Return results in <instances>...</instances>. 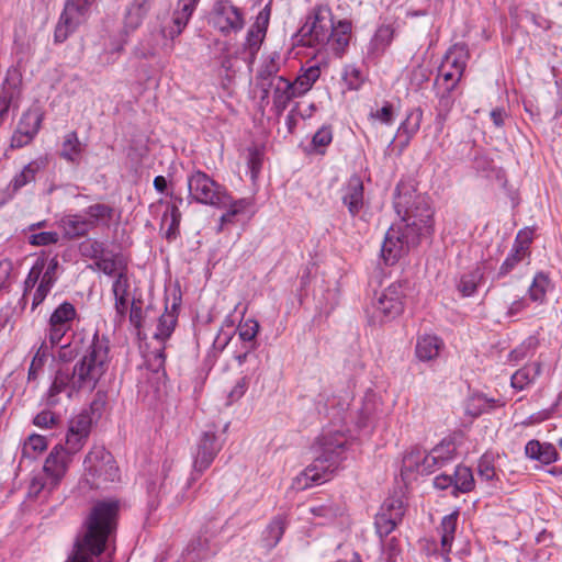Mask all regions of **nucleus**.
<instances>
[{
	"label": "nucleus",
	"mask_w": 562,
	"mask_h": 562,
	"mask_svg": "<svg viewBox=\"0 0 562 562\" xmlns=\"http://www.w3.org/2000/svg\"><path fill=\"white\" fill-rule=\"evenodd\" d=\"M56 417L52 412L44 411L37 414L34 418V424L38 427H50L55 424Z\"/></svg>",
	"instance_id": "nucleus-63"
},
{
	"label": "nucleus",
	"mask_w": 562,
	"mask_h": 562,
	"mask_svg": "<svg viewBox=\"0 0 562 562\" xmlns=\"http://www.w3.org/2000/svg\"><path fill=\"white\" fill-rule=\"evenodd\" d=\"M199 0H179L172 14L171 22L161 27V34L166 38L173 40L186 29Z\"/></svg>",
	"instance_id": "nucleus-16"
},
{
	"label": "nucleus",
	"mask_w": 562,
	"mask_h": 562,
	"mask_svg": "<svg viewBox=\"0 0 562 562\" xmlns=\"http://www.w3.org/2000/svg\"><path fill=\"white\" fill-rule=\"evenodd\" d=\"M321 76V69L317 66L308 67L302 75H300L292 83L299 97L304 95L311 90L313 85Z\"/></svg>",
	"instance_id": "nucleus-37"
},
{
	"label": "nucleus",
	"mask_w": 562,
	"mask_h": 562,
	"mask_svg": "<svg viewBox=\"0 0 562 562\" xmlns=\"http://www.w3.org/2000/svg\"><path fill=\"white\" fill-rule=\"evenodd\" d=\"M247 389H248V379L246 376H243L236 382L234 387L228 393L229 402L233 403V402L240 400L244 396Z\"/></svg>",
	"instance_id": "nucleus-59"
},
{
	"label": "nucleus",
	"mask_w": 562,
	"mask_h": 562,
	"mask_svg": "<svg viewBox=\"0 0 562 562\" xmlns=\"http://www.w3.org/2000/svg\"><path fill=\"white\" fill-rule=\"evenodd\" d=\"M333 13L327 4H319L314 9L313 22L310 29L311 35L319 44L330 40V31L334 26Z\"/></svg>",
	"instance_id": "nucleus-18"
},
{
	"label": "nucleus",
	"mask_w": 562,
	"mask_h": 562,
	"mask_svg": "<svg viewBox=\"0 0 562 562\" xmlns=\"http://www.w3.org/2000/svg\"><path fill=\"white\" fill-rule=\"evenodd\" d=\"M64 238L68 240L85 237L92 231L90 222L81 214H65L57 223Z\"/></svg>",
	"instance_id": "nucleus-19"
},
{
	"label": "nucleus",
	"mask_w": 562,
	"mask_h": 562,
	"mask_svg": "<svg viewBox=\"0 0 562 562\" xmlns=\"http://www.w3.org/2000/svg\"><path fill=\"white\" fill-rule=\"evenodd\" d=\"M45 487L49 490V481L45 482L42 476H34L30 482L29 494L36 497Z\"/></svg>",
	"instance_id": "nucleus-64"
},
{
	"label": "nucleus",
	"mask_w": 562,
	"mask_h": 562,
	"mask_svg": "<svg viewBox=\"0 0 562 562\" xmlns=\"http://www.w3.org/2000/svg\"><path fill=\"white\" fill-rule=\"evenodd\" d=\"M310 512L314 517L321 518L325 524L330 522L338 516L342 515L344 509L334 502H327L325 504L311 507Z\"/></svg>",
	"instance_id": "nucleus-42"
},
{
	"label": "nucleus",
	"mask_w": 562,
	"mask_h": 562,
	"mask_svg": "<svg viewBox=\"0 0 562 562\" xmlns=\"http://www.w3.org/2000/svg\"><path fill=\"white\" fill-rule=\"evenodd\" d=\"M337 469L336 461L329 462L328 459L317 456L308 467L294 477L292 486L296 490L304 491L312 486L323 484L334 476Z\"/></svg>",
	"instance_id": "nucleus-9"
},
{
	"label": "nucleus",
	"mask_w": 562,
	"mask_h": 562,
	"mask_svg": "<svg viewBox=\"0 0 562 562\" xmlns=\"http://www.w3.org/2000/svg\"><path fill=\"white\" fill-rule=\"evenodd\" d=\"M32 140L33 138L31 137V134L21 132L16 128L11 137L10 146L12 148H21L23 146L29 145Z\"/></svg>",
	"instance_id": "nucleus-62"
},
{
	"label": "nucleus",
	"mask_w": 562,
	"mask_h": 562,
	"mask_svg": "<svg viewBox=\"0 0 562 562\" xmlns=\"http://www.w3.org/2000/svg\"><path fill=\"white\" fill-rule=\"evenodd\" d=\"M99 270L105 274L113 276L114 279L119 276L120 271H126V268L113 258H101L97 261Z\"/></svg>",
	"instance_id": "nucleus-54"
},
{
	"label": "nucleus",
	"mask_w": 562,
	"mask_h": 562,
	"mask_svg": "<svg viewBox=\"0 0 562 562\" xmlns=\"http://www.w3.org/2000/svg\"><path fill=\"white\" fill-rule=\"evenodd\" d=\"M330 40L326 41L330 48L338 55H341L349 45L351 38V23L349 21H339L334 24L330 33Z\"/></svg>",
	"instance_id": "nucleus-27"
},
{
	"label": "nucleus",
	"mask_w": 562,
	"mask_h": 562,
	"mask_svg": "<svg viewBox=\"0 0 562 562\" xmlns=\"http://www.w3.org/2000/svg\"><path fill=\"white\" fill-rule=\"evenodd\" d=\"M120 480V470L111 452L94 446L83 460L82 482L90 488H106Z\"/></svg>",
	"instance_id": "nucleus-5"
},
{
	"label": "nucleus",
	"mask_w": 562,
	"mask_h": 562,
	"mask_svg": "<svg viewBox=\"0 0 562 562\" xmlns=\"http://www.w3.org/2000/svg\"><path fill=\"white\" fill-rule=\"evenodd\" d=\"M271 9L270 5L267 4L256 16L255 22L249 27L245 43L243 45L244 50L249 54L251 58H255L257 53L259 52L269 26Z\"/></svg>",
	"instance_id": "nucleus-14"
},
{
	"label": "nucleus",
	"mask_w": 562,
	"mask_h": 562,
	"mask_svg": "<svg viewBox=\"0 0 562 562\" xmlns=\"http://www.w3.org/2000/svg\"><path fill=\"white\" fill-rule=\"evenodd\" d=\"M270 86L273 89V106L279 114L286 109V106L293 99L300 98L299 94H296V90L293 83L282 76L272 78Z\"/></svg>",
	"instance_id": "nucleus-20"
},
{
	"label": "nucleus",
	"mask_w": 562,
	"mask_h": 562,
	"mask_svg": "<svg viewBox=\"0 0 562 562\" xmlns=\"http://www.w3.org/2000/svg\"><path fill=\"white\" fill-rule=\"evenodd\" d=\"M177 319L173 314H162L158 319L157 331L155 333V337L160 340L167 339L173 331Z\"/></svg>",
	"instance_id": "nucleus-49"
},
{
	"label": "nucleus",
	"mask_w": 562,
	"mask_h": 562,
	"mask_svg": "<svg viewBox=\"0 0 562 562\" xmlns=\"http://www.w3.org/2000/svg\"><path fill=\"white\" fill-rule=\"evenodd\" d=\"M87 439L88 438H81L80 435L74 434L72 431L68 430L64 449L65 451H67V454L72 457L83 448V446L87 442Z\"/></svg>",
	"instance_id": "nucleus-53"
},
{
	"label": "nucleus",
	"mask_w": 562,
	"mask_h": 562,
	"mask_svg": "<svg viewBox=\"0 0 562 562\" xmlns=\"http://www.w3.org/2000/svg\"><path fill=\"white\" fill-rule=\"evenodd\" d=\"M19 90L15 87H4L0 93V122L7 117L12 105L16 104Z\"/></svg>",
	"instance_id": "nucleus-46"
},
{
	"label": "nucleus",
	"mask_w": 562,
	"mask_h": 562,
	"mask_svg": "<svg viewBox=\"0 0 562 562\" xmlns=\"http://www.w3.org/2000/svg\"><path fill=\"white\" fill-rule=\"evenodd\" d=\"M443 346L442 339L436 335L419 336L415 346V356L423 362L432 361L439 357Z\"/></svg>",
	"instance_id": "nucleus-24"
},
{
	"label": "nucleus",
	"mask_w": 562,
	"mask_h": 562,
	"mask_svg": "<svg viewBox=\"0 0 562 562\" xmlns=\"http://www.w3.org/2000/svg\"><path fill=\"white\" fill-rule=\"evenodd\" d=\"M120 505L117 501L97 502L83 524V533L77 538L67 562H92L104 550L109 538L116 531Z\"/></svg>",
	"instance_id": "nucleus-2"
},
{
	"label": "nucleus",
	"mask_w": 562,
	"mask_h": 562,
	"mask_svg": "<svg viewBox=\"0 0 562 562\" xmlns=\"http://www.w3.org/2000/svg\"><path fill=\"white\" fill-rule=\"evenodd\" d=\"M541 372V364L539 362H535L532 364H527L524 368L517 370L512 375V386L516 390H524L529 384H531L535 379Z\"/></svg>",
	"instance_id": "nucleus-33"
},
{
	"label": "nucleus",
	"mask_w": 562,
	"mask_h": 562,
	"mask_svg": "<svg viewBox=\"0 0 562 562\" xmlns=\"http://www.w3.org/2000/svg\"><path fill=\"white\" fill-rule=\"evenodd\" d=\"M58 260L56 257L46 258V266L40 273L38 285L32 293V310L34 311L43 301L57 280Z\"/></svg>",
	"instance_id": "nucleus-17"
},
{
	"label": "nucleus",
	"mask_w": 562,
	"mask_h": 562,
	"mask_svg": "<svg viewBox=\"0 0 562 562\" xmlns=\"http://www.w3.org/2000/svg\"><path fill=\"white\" fill-rule=\"evenodd\" d=\"M72 461V457L67 454L64 446H55L48 453L44 462V473L49 480V491L54 490L65 477L68 468Z\"/></svg>",
	"instance_id": "nucleus-13"
},
{
	"label": "nucleus",
	"mask_w": 562,
	"mask_h": 562,
	"mask_svg": "<svg viewBox=\"0 0 562 562\" xmlns=\"http://www.w3.org/2000/svg\"><path fill=\"white\" fill-rule=\"evenodd\" d=\"M426 457L420 450H412L403 459V468L405 470H416L420 472L431 471V469H424L423 459Z\"/></svg>",
	"instance_id": "nucleus-50"
},
{
	"label": "nucleus",
	"mask_w": 562,
	"mask_h": 562,
	"mask_svg": "<svg viewBox=\"0 0 562 562\" xmlns=\"http://www.w3.org/2000/svg\"><path fill=\"white\" fill-rule=\"evenodd\" d=\"M155 1L156 0H134L125 16L126 26L131 30L138 27Z\"/></svg>",
	"instance_id": "nucleus-31"
},
{
	"label": "nucleus",
	"mask_w": 562,
	"mask_h": 562,
	"mask_svg": "<svg viewBox=\"0 0 562 562\" xmlns=\"http://www.w3.org/2000/svg\"><path fill=\"white\" fill-rule=\"evenodd\" d=\"M558 452L551 443H541V450L539 454L538 461H540L543 464H550L552 462H555L558 460Z\"/></svg>",
	"instance_id": "nucleus-58"
},
{
	"label": "nucleus",
	"mask_w": 562,
	"mask_h": 562,
	"mask_svg": "<svg viewBox=\"0 0 562 562\" xmlns=\"http://www.w3.org/2000/svg\"><path fill=\"white\" fill-rule=\"evenodd\" d=\"M259 331V324L254 318H248L238 326L239 338L244 341H251Z\"/></svg>",
	"instance_id": "nucleus-52"
},
{
	"label": "nucleus",
	"mask_w": 562,
	"mask_h": 562,
	"mask_svg": "<svg viewBox=\"0 0 562 562\" xmlns=\"http://www.w3.org/2000/svg\"><path fill=\"white\" fill-rule=\"evenodd\" d=\"M85 145L80 142L78 134L68 132L63 139L59 156L68 162L79 164Z\"/></svg>",
	"instance_id": "nucleus-28"
},
{
	"label": "nucleus",
	"mask_w": 562,
	"mask_h": 562,
	"mask_svg": "<svg viewBox=\"0 0 562 562\" xmlns=\"http://www.w3.org/2000/svg\"><path fill=\"white\" fill-rule=\"evenodd\" d=\"M91 417L87 412L74 416L69 422L68 430L78 434L81 438H88L91 430Z\"/></svg>",
	"instance_id": "nucleus-45"
},
{
	"label": "nucleus",
	"mask_w": 562,
	"mask_h": 562,
	"mask_svg": "<svg viewBox=\"0 0 562 562\" xmlns=\"http://www.w3.org/2000/svg\"><path fill=\"white\" fill-rule=\"evenodd\" d=\"M59 240L57 232H41L30 236V243L34 246H47Z\"/></svg>",
	"instance_id": "nucleus-56"
},
{
	"label": "nucleus",
	"mask_w": 562,
	"mask_h": 562,
	"mask_svg": "<svg viewBox=\"0 0 562 562\" xmlns=\"http://www.w3.org/2000/svg\"><path fill=\"white\" fill-rule=\"evenodd\" d=\"M285 526L286 521L282 516H277L270 521L263 532L262 541L266 548L271 549L279 543L284 533Z\"/></svg>",
	"instance_id": "nucleus-35"
},
{
	"label": "nucleus",
	"mask_w": 562,
	"mask_h": 562,
	"mask_svg": "<svg viewBox=\"0 0 562 562\" xmlns=\"http://www.w3.org/2000/svg\"><path fill=\"white\" fill-rule=\"evenodd\" d=\"M458 516V512L447 515L442 518L440 524L439 530L441 535V550L446 553L450 552L451 550V544L453 542L457 529Z\"/></svg>",
	"instance_id": "nucleus-34"
},
{
	"label": "nucleus",
	"mask_w": 562,
	"mask_h": 562,
	"mask_svg": "<svg viewBox=\"0 0 562 562\" xmlns=\"http://www.w3.org/2000/svg\"><path fill=\"white\" fill-rule=\"evenodd\" d=\"M456 454V446L451 440H442L423 459L424 469L442 465Z\"/></svg>",
	"instance_id": "nucleus-26"
},
{
	"label": "nucleus",
	"mask_w": 562,
	"mask_h": 562,
	"mask_svg": "<svg viewBox=\"0 0 562 562\" xmlns=\"http://www.w3.org/2000/svg\"><path fill=\"white\" fill-rule=\"evenodd\" d=\"M130 322L138 330L143 327L144 312L139 300H132L131 302Z\"/></svg>",
	"instance_id": "nucleus-57"
},
{
	"label": "nucleus",
	"mask_w": 562,
	"mask_h": 562,
	"mask_svg": "<svg viewBox=\"0 0 562 562\" xmlns=\"http://www.w3.org/2000/svg\"><path fill=\"white\" fill-rule=\"evenodd\" d=\"M211 23L222 35L238 33L245 25L243 11L228 0L216 1L211 13Z\"/></svg>",
	"instance_id": "nucleus-8"
},
{
	"label": "nucleus",
	"mask_w": 562,
	"mask_h": 562,
	"mask_svg": "<svg viewBox=\"0 0 562 562\" xmlns=\"http://www.w3.org/2000/svg\"><path fill=\"white\" fill-rule=\"evenodd\" d=\"M453 487L457 492L468 493L474 488V477L471 470L464 465H458L452 475Z\"/></svg>",
	"instance_id": "nucleus-39"
},
{
	"label": "nucleus",
	"mask_w": 562,
	"mask_h": 562,
	"mask_svg": "<svg viewBox=\"0 0 562 562\" xmlns=\"http://www.w3.org/2000/svg\"><path fill=\"white\" fill-rule=\"evenodd\" d=\"M549 288V277L543 272L537 273L528 290L530 300L533 302L542 303L546 300Z\"/></svg>",
	"instance_id": "nucleus-40"
},
{
	"label": "nucleus",
	"mask_w": 562,
	"mask_h": 562,
	"mask_svg": "<svg viewBox=\"0 0 562 562\" xmlns=\"http://www.w3.org/2000/svg\"><path fill=\"white\" fill-rule=\"evenodd\" d=\"M45 266H46L45 257H40L36 259L35 263L29 271V274L24 282V297L27 294L32 293V290L34 289V286L36 285V283L40 280V273L42 272V270H44Z\"/></svg>",
	"instance_id": "nucleus-48"
},
{
	"label": "nucleus",
	"mask_w": 562,
	"mask_h": 562,
	"mask_svg": "<svg viewBox=\"0 0 562 562\" xmlns=\"http://www.w3.org/2000/svg\"><path fill=\"white\" fill-rule=\"evenodd\" d=\"M423 121V111L417 108L408 112L406 119L402 122L398 133L400 135L406 136V142H409L412 137L419 131Z\"/></svg>",
	"instance_id": "nucleus-38"
},
{
	"label": "nucleus",
	"mask_w": 562,
	"mask_h": 562,
	"mask_svg": "<svg viewBox=\"0 0 562 562\" xmlns=\"http://www.w3.org/2000/svg\"><path fill=\"white\" fill-rule=\"evenodd\" d=\"M342 80L350 90L360 88L363 78L361 71L355 66H346L342 74Z\"/></svg>",
	"instance_id": "nucleus-51"
},
{
	"label": "nucleus",
	"mask_w": 562,
	"mask_h": 562,
	"mask_svg": "<svg viewBox=\"0 0 562 562\" xmlns=\"http://www.w3.org/2000/svg\"><path fill=\"white\" fill-rule=\"evenodd\" d=\"M249 206V202L246 199L234 200L227 192V201L224 205H215L216 209H226L227 211L221 216V223H232L233 218L243 213Z\"/></svg>",
	"instance_id": "nucleus-36"
},
{
	"label": "nucleus",
	"mask_w": 562,
	"mask_h": 562,
	"mask_svg": "<svg viewBox=\"0 0 562 562\" xmlns=\"http://www.w3.org/2000/svg\"><path fill=\"white\" fill-rule=\"evenodd\" d=\"M405 514V506L401 498H387L380 513L375 517V529L380 537L390 535L402 521Z\"/></svg>",
	"instance_id": "nucleus-11"
},
{
	"label": "nucleus",
	"mask_w": 562,
	"mask_h": 562,
	"mask_svg": "<svg viewBox=\"0 0 562 562\" xmlns=\"http://www.w3.org/2000/svg\"><path fill=\"white\" fill-rule=\"evenodd\" d=\"M532 239V232L525 229L520 231L517 234L513 252L505 259L499 268V276H506L509 273L514 267L520 262L527 255L529 249V244Z\"/></svg>",
	"instance_id": "nucleus-21"
},
{
	"label": "nucleus",
	"mask_w": 562,
	"mask_h": 562,
	"mask_svg": "<svg viewBox=\"0 0 562 562\" xmlns=\"http://www.w3.org/2000/svg\"><path fill=\"white\" fill-rule=\"evenodd\" d=\"M349 446L348 436L341 431H328L323 434L317 441L318 456L336 461L337 467L341 460V456Z\"/></svg>",
	"instance_id": "nucleus-15"
},
{
	"label": "nucleus",
	"mask_w": 562,
	"mask_h": 562,
	"mask_svg": "<svg viewBox=\"0 0 562 562\" xmlns=\"http://www.w3.org/2000/svg\"><path fill=\"white\" fill-rule=\"evenodd\" d=\"M468 58V49L461 44L453 45L446 53L435 81L441 110L449 111L451 109L453 104L451 92L463 76Z\"/></svg>",
	"instance_id": "nucleus-4"
},
{
	"label": "nucleus",
	"mask_w": 562,
	"mask_h": 562,
	"mask_svg": "<svg viewBox=\"0 0 562 562\" xmlns=\"http://www.w3.org/2000/svg\"><path fill=\"white\" fill-rule=\"evenodd\" d=\"M109 339L94 335L85 356L76 362L70 372L72 376V390H94L109 368Z\"/></svg>",
	"instance_id": "nucleus-3"
},
{
	"label": "nucleus",
	"mask_w": 562,
	"mask_h": 562,
	"mask_svg": "<svg viewBox=\"0 0 562 562\" xmlns=\"http://www.w3.org/2000/svg\"><path fill=\"white\" fill-rule=\"evenodd\" d=\"M483 278L480 269H475L467 274H463L458 284V290L463 296H471L475 293L477 285Z\"/></svg>",
	"instance_id": "nucleus-44"
},
{
	"label": "nucleus",
	"mask_w": 562,
	"mask_h": 562,
	"mask_svg": "<svg viewBox=\"0 0 562 562\" xmlns=\"http://www.w3.org/2000/svg\"><path fill=\"white\" fill-rule=\"evenodd\" d=\"M95 0H67L54 31L56 43L65 42L87 21L89 9Z\"/></svg>",
	"instance_id": "nucleus-7"
},
{
	"label": "nucleus",
	"mask_w": 562,
	"mask_h": 562,
	"mask_svg": "<svg viewBox=\"0 0 562 562\" xmlns=\"http://www.w3.org/2000/svg\"><path fill=\"white\" fill-rule=\"evenodd\" d=\"M220 448L216 445V436L213 432L203 434L198 445V451L194 458V468L198 471L206 470L214 460Z\"/></svg>",
	"instance_id": "nucleus-22"
},
{
	"label": "nucleus",
	"mask_w": 562,
	"mask_h": 562,
	"mask_svg": "<svg viewBox=\"0 0 562 562\" xmlns=\"http://www.w3.org/2000/svg\"><path fill=\"white\" fill-rule=\"evenodd\" d=\"M77 317L75 306L64 302L52 313L48 321L47 339L52 346L58 345L65 335L71 329Z\"/></svg>",
	"instance_id": "nucleus-10"
},
{
	"label": "nucleus",
	"mask_w": 562,
	"mask_h": 562,
	"mask_svg": "<svg viewBox=\"0 0 562 562\" xmlns=\"http://www.w3.org/2000/svg\"><path fill=\"white\" fill-rule=\"evenodd\" d=\"M371 117L375 119L382 123L389 124L393 120V106L391 103L386 102L380 110L375 113H371Z\"/></svg>",
	"instance_id": "nucleus-60"
},
{
	"label": "nucleus",
	"mask_w": 562,
	"mask_h": 562,
	"mask_svg": "<svg viewBox=\"0 0 562 562\" xmlns=\"http://www.w3.org/2000/svg\"><path fill=\"white\" fill-rule=\"evenodd\" d=\"M41 124L42 114L37 110H29L22 115L16 128L31 134V137L34 138L40 131Z\"/></svg>",
	"instance_id": "nucleus-41"
},
{
	"label": "nucleus",
	"mask_w": 562,
	"mask_h": 562,
	"mask_svg": "<svg viewBox=\"0 0 562 562\" xmlns=\"http://www.w3.org/2000/svg\"><path fill=\"white\" fill-rule=\"evenodd\" d=\"M344 203L348 206L349 213L355 216L363 206V183L358 176H352L347 182L342 195Z\"/></svg>",
	"instance_id": "nucleus-25"
},
{
	"label": "nucleus",
	"mask_w": 562,
	"mask_h": 562,
	"mask_svg": "<svg viewBox=\"0 0 562 562\" xmlns=\"http://www.w3.org/2000/svg\"><path fill=\"white\" fill-rule=\"evenodd\" d=\"M404 291L400 283H392L378 297L374 307L381 321L397 317L404 310Z\"/></svg>",
	"instance_id": "nucleus-12"
},
{
	"label": "nucleus",
	"mask_w": 562,
	"mask_h": 562,
	"mask_svg": "<svg viewBox=\"0 0 562 562\" xmlns=\"http://www.w3.org/2000/svg\"><path fill=\"white\" fill-rule=\"evenodd\" d=\"M131 282L126 271H120L113 281L112 292L114 295V307L120 318H124L130 303Z\"/></svg>",
	"instance_id": "nucleus-23"
},
{
	"label": "nucleus",
	"mask_w": 562,
	"mask_h": 562,
	"mask_svg": "<svg viewBox=\"0 0 562 562\" xmlns=\"http://www.w3.org/2000/svg\"><path fill=\"white\" fill-rule=\"evenodd\" d=\"M114 210L112 206L104 203H94L89 205L85 211V216L93 229L100 224H105L112 220Z\"/></svg>",
	"instance_id": "nucleus-32"
},
{
	"label": "nucleus",
	"mask_w": 562,
	"mask_h": 562,
	"mask_svg": "<svg viewBox=\"0 0 562 562\" xmlns=\"http://www.w3.org/2000/svg\"><path fill=\"white\" fill-rule=\"evenodd\" d=\"M168 217H170V224L167 232V237L170 238L176 235V232L178 231L181 222V212L177 205H170L164 214L162 220L166 221Z\"/></svg>",
	"instance_id": "nucleus-55"
},
{
	"label": "nucleus",
	"mask_w": 562,
	"mask_h": 562,
	"mask_svg": "<svg viewBox=\"0 0 562 562\" xmlns=\"http://www.w3.org/2000/svg\"><path fill=\"white\" fill-rule=\"evenodd\" d=\"M80 250L83 255L97 258L103 250L102 244L97 240H88L81 244Z\"/></svg>",
	"instance_id": "nucleus-61"
},
{
	"label": "nucleus",
	"mask_w": 562,
	"mask_h": 562,
	"mask_svg": "<svg viewBox=\"0 0 562 562\" xmlns=\"http://www.w3.org/2000/svg\"><path fill=\"white\" fill-rule=\"evenodd\" d=\"M72 376L68 370L59 369L55 375L53 384L48 390L47 400L49 404L57 403V396L63 392H68L70 396L72 392Z\"/></svg>",
	"instance_id": "nucleus-30"
},
{
	"label": "nucleus",
	"mask_w": 562,
	"mask_h": 562,
	"mask_svg": "<svg viewBox=\"0 0 562 562\" xmlns=\"http://www.w3.org/2000/svg\"><path fill=\"white\" fill-rule=\"evenodd\" d=\"M187 186L189 198L200 204L210 206L224 205L227 201V190L202 170H194L188 176Z\"/></svg>",
	"instance_id": "nucleus-6"
},
{
	"label": "nucleus",
	"mask_w": 562,
	"mask_h": 562,
	"mask_svg": "<svg viewBox=\"0 0 562 562\" xmlns=\"http://www.w3.org/2000/svg\"><path fill=\"white\" fill-rule=\"evenodd\" d=\"M46 159L38 158L29 162L20 173L15 175L10 182V188L13 192L19 191L24 186L35 180L36 173L46 167Z\"/></svg>",
	"instance_id": "nucleus-29"
},
{
	"label": "nucleus",
	"mask_w": 562,
	"mask_h": 562,
	"mask_svg": "<svg viewBox=\"0 0 562 562\" xmlns=\"http://www.w3.org/2000/svg\"><path fill=\"white\" fill-rule=\"evenodd\" d=\"M333 142V127L330 125L322 126L312 137L311 147L317 154H325L327 147Z\"/></svg>",
	"instance_id": "nucleus-43"
},
{
	"label": "nucleus",
	"mask_w": 562,
	"mask_h": 562,
	"mask_svg": "<svg viewBox=\"0 0 562 562\" xmlns=\"http://www.w3.org/2000/svg\"><path fill=\"white\" fill-rule=\"evenodd\" d=\"M47 448V440L41 435H31L24 442L22 453L26 458H35Z\"/></svg>",
	"instance_id": "nucleus-47"
},
{
	"label": "nucleus",
	"mask_w": 562,
	"mask_h": 562,
	"mask_svg": "<svg viewBox=\"0 0 562 562\" xmlns=\"http://www.w3.org/2000/svg\"><path fill=\"white\" fill-rule=\"evenodd\" d=\"M394 209L400 221L385 233L381 256L386 265H394L418 246L420 238L432 231V211L420 195L405 184L395 190Z\"/></svg>",
	"instance_id": "nucleus-1"
}]
</instances>
